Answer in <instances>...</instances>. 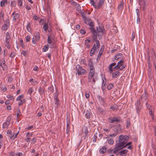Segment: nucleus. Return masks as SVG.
Here are the masks:
<instances>
[{
	"mask_svg": "<svg viewBox=\"0 0 156 156\" xmlns=\"http://www.w3.org/2000/svg\"><path fill=\"white\" fill-rule=\"evenodd\" d=\"M126 65L124 64V61L122 60L119 61L118 62L117 65L115 66L113 69L115 70H122L126 67Z\"/></svg>",
	"mask_w": 156,
	"mask_h": 156,
	"instance_id": "nucleus-1",
	"label": "nucleus"
},
{
	"mask_svg": "<svg viewBox=\"0 0 156 156\" xmlns=\"http://www.w3.org/2000/svg\"><path fill=\"white\" fill-rule=\"evenodd\" d=\"M76 70L79 75H83L87 73L86 70L82 68L79 65H77L76 67Z\"/></svg>",
	"mask_w": 156,
	"mask_h": 156,
	"instance_id": "nucleus-2",
	"label": "nucleus"
},
{
	"mask_svg": "<svg viewBox=\"0 0 156 156\" xmlns=\"http://www.w3.org/2000/svg\"><path fill=\"white\" fill-rule=\"evenodd\" d=\"M56 92L54 94V98L55 101V104L57 105L59 104V101L58 98V92L57 89L55 88Z\"/></svg>",
	"mask_w": 156,
	"mask_h": 156,
	"instance_id": "nucleus-3",
	"label": "nucleus"
},
{
	"mask_svg": "<svg viewBox=\"0 0 156 156\" xmlns=\"http://www.w3.org/2000/svg\"><path fill=\"white\" fill-rule=\"evenodd\" d=\"M89 29L90 30L91 32L93 34V39L94 41L97 40L98 34L97 33L96 30L94 28L92 27H89Z\"/></svg>",
	"mask_w": 156,
	"mask_h": 156,
	"instance_id": "nucleus-4",
	"label": "nucleus"
},
{
	"mask_svg": "<svg viewBox=\"0 0 156 156\" xmlns=\"http://www.w3.org/2000/svg\"><path fill=\"white\" fill-rule=\"evenodd\" d=\"M85 23L87 24H88L90 26V27L94 28V23L91 20V19L88 18H85L84 19Z\"/></svg>",
	"mask_w": 156,
	"mask_h": 156,
	"instance_id": "nucleus-5",
	"label": "nucleus"
},
{
	"mask_svg": "<svg viewBox=\"0 0 156 156\" xmlns=\"http://www.w3.org/2000/svg\"><path fill=\"white\" fill-rule=\"evenodd\" d=\"M136 106V110L137 113L139 114L140 109H141L142 106L140 105V101L139 100H137L135 103Z\"/></svg>",
	"mask_w": 156,
	"mask_h": 156,
	"instance_id": "nucleus-6",
	"label": "nucleus"
},
{
	"mask_svg": "<svg viewBox=\"0 0 156 156\" xmlns=\"http://www.w3.org/2000/svg\"><path fill=\"white\" fill-rule=\"evenodd\" d=\"M108 119L109 122L111 123L119 122L120 120L119 117H110L108 118Z\"/></svg>",
	"mask_w": 156,
	"mask_h": 156,
	"instance_id": "nucleus-7",
	"label": "nucleus"
},
{
	"mask_svg": "<svg viewBox=\"0 0 156 156\" xmlns=\"http://www.w3.org/2000/svg\"><path fill=\"white\" fill-rule=\"evenodd\" d=\"M97 32L98 34H104L105 33V29L103 27L99 26L96 27Z\"/></svg>",
	"mask_w": 156,
	"mask_h": 156,
	"instance_id": "nucleus-8",
	"label": "nucleus"
},
{
	"mask_svg": "<svg viewBox=\"0 0 156 156\" xmlns=\"http://www.w3.org/2000/svg\"><path fill=\"white\" fill-rule=\"evenodd\" d=\"M119 142L117 143L115 146H116V148H122L125 146V144L126 143V142L125 141H118Z\"/></svg>",
	"mask_w": 156,
	"mask_h": 156,
	"instance_id": "nucleus-9",
	"label": "nucleus"
},
{
	"mask_svg": "<svg viewBox=\"0 0 156 156\" xmlns=\"http://www.w3.org/2000/svg\"><path fill=\"white\" fill-rule=\"evenodd\" d=\"M82 133L85 134V138L87 136L88 131L87 126H83L82 129Z\"/></svg>",
	"mask_w": 156,
	"mask_h": 156,
	"instance_id": "nucleus-10",
	"label": "nucleus"
},
{
	"mask_svg": "<svg viewBox=\"0 0 156 156\" xmlns=\"http://www.w3.org/2000/svg\"><path fill=\"white\" fill-rule=\"evenodd\" d=\"M104 1V0H99L98 3V5L96 6V7H95V9H99L101 8L103 5Z\"/></svg>",
	"mask_w": 156,
	"mask_h": 156,
	"instance_id": "nucleus-11",
	"label": "nucleus"
},
{
	"mask_svg": "<svg viewBox=\"0 0 156 156\" xmlns=\"http://www.w3.org/2000/svg\"><path fill=\"white\" fill-rule=\"evenodd\" d=\"M53 36L54 34L52 33H50L48 34L47 42L49 44H51V40L52 39H53Z\"/></svg>",
	"mask_w": 156,
	"mask_h": 156,
	"instance_id": "nucleus-12",
	"label": "nucleus"
},
{
	"mask_svg": "<svg viewBox=\"0 0 156 156\" xmlns=\"http://www.w3.org/2000/svg\"><path fill=\"white\" fill-rule=\"evenodd\" d=\"M116 65V63H113L111 64H110L109 66L108 67V68L109 69V70L110 71V73H111V72H112L113 71H114V69L112 68V67L114 66H115Z\"/></svg>",
	"mask_w": 156,
	"mask_h": 156,
	"instance_id": "nucleus-13",
	"label": "nucleus"
},
{
	"mask_svg": "<svg viewBox=\"0 0 156 156\" xmlns=\"http://www.w3.org/2000/svg\"><path fill=\"white\" fill-rule=\"evenodd\" d=\"M44 88H43L41 86L39 87L38 91L40 95H42L43 94L45 93Z\"/></svg>",
	"mask_w": 156,
	"mask_h": 156,
	"instance_id": "nucleus-14",
	"label": "nucleus"
},
{
	"mask_svg": "<svg viewBox=\"0 0 156 156\" xmlns=\"http://www.w3.org/2000/svg\"><path fill=\"white\" fill-rule=\"evenodd\" d=\"M111 72L112 74V77L113 78H117L120 74L119 72V71H115L114 72Z\"/></svg>",
	"mask_w": 156,
	"mask_h": 156,
	"instance_id": "nucleus-15",
	"label": "nucleus"
},
{
	"mask_svg": "<svg viewBox=\"0 0 156 156\" xmlns=\"http://www.w3.org/2000/svg\"><path fill=\"white\" fill-rule=\"evenodd\" d=\"M123 1H122L118 7V9L119 11L122 10L123 8Z\"/></svg>",
	"mask_w": 156,
	"mask_h": 156,
	"instance_id": "nucleus-16",
	"label": "nucleus"
},
{
	"mask_svg": "<svg viewBox=\"0 0 156 156\" xmlns=\"http://www.w3.org/2000/svg\"><path fill=\"white\" fill-rule=\"evenodd\" d=\"M9 25L4 23V25L2 26L1 27L2 30V31L7 30L9 27Z\"/></svg>",
	"mask_w": 156,
	"mask_h": 156,
	"instance_id": "nucleus-17",
	"label": "nucleus"
},
{
	"mask_svg": "<svg viewBox=\"0 0 156 156\" xmlns=\"http://www.w3.org/2000/svg\"><path fill=\"white\" fill-rule=\"evenodd\" d=\"M122 54L121 53H118L115 55L114 57L115 59L117 60L119 59L122 58Z\"/></svg>",
	"mask_w": 156,
	"mask_h": 156,
	"instance_id": "nucleus-18",
	"label": "nucleus"
},
{
	"mask_svg": "<svg viewBox=\"0 0 156 156\" xmlns=\"http://www.w3.org/2000/svg\"><path fill=\"white\" fill-rule=\"evenodd\" d=\"M10 38L9 33L7 32L5 34V42H9Z\"/></svg>",
	"mask_w": 156,
	"mask_h": 156,
	"instance_id": "nucleus-19",
	"label": "nucleus"
},
{
	"mask_svg": "<svg viewBox=\"0 0 156 156\" xmlns=\"http://www.w3.org/2000/svg\"><path fill=\"white\" fill-rule=\"evenodd\" d=\"M90 112H91L90 110H87L86 111L85 115L87 119H89L90 118Z\"/></svg>",
	"mask_w": 156,
	"mask_h": 156,
	"instance_id": "nucleus-20",
	"label": "nucleus"
},
{
	"mask_svg": "<svg viewBox=\"0 0 156 156\" xmlns=\"http://www.w3.org/2000/svg\"><path fill=\"white\" fill-rule=\"evenodd\" d=\"M35 37L36 38L37 41H39L40 39V33L38 32H35Z\"/></svg>",
	"mask_w": 156,
	"mask_h": 156,
	"instance_id": "nucleus-21",
	"label": "nucleus"
},
{
	"mask_svg": "<svg viewBox=\"0 0 156 156\" xmlns=\"http://www.w3.org/2000/svg\"><path fill=\"white\" fill-rule=\"evenodd\" d=\"M97 98L101 103H103L105 102L104 99L102 98V97L100 95L97 96Z\"/></svg>",
	"mask_w": 156,
	"mask_h": 156,
	"instance_id": "nucleus-22",
	"label": "nucleus"
},
{
	"mask_svg": "<svg viewBox=\"0 0 156 156\" xmlns=\"http://www.w3.org/2000/svg\"><path fill=\"white\" fill-rule=\"evenodd\" d=\"M20 101V102L18 103L19 106L22 105L24 103H26V101L25 99L23 98Z\"/></svg>",
	"mask_w": 156,
	"mask_h": 156,
	"instance_id": "nucleus-23",
	"label": "nucleus"
},
{
	"mask_svg": "<svg viewBox=\"0 0 156 156\" xmlns=\"http://www.w3.org/2000/svg\"><path fill=\"white\" fill-rule=\"evenodd\" d=\"M114 131H116V132H117L118 133L119 131H120L121 130V127L120 125H119L117 127L114 129Z\"/></svg>",
	"mask_w": 156,
	"mask_h": 156,
	"instance_id": "nucleus-24",
	"label": "nucleus"
},
{
	"mask_svg": "<svg viewBox=\"0 0 156 156\" xmlns=\"http://www.w3.org/2000/svg\"><path fill=\"white\" fill-rule=\"evenodd\" d=\"M7 0H2L0 2V6L1 7H3L4 6L5 4H7Z\"/></svg>",
	"mask_w": 156,
	"mask_h": 156,
	"instance_id": "nucleus-25",
	"label": "nucleus"
},
{
	"mask_svg": "<svg viewBox=\"0 0 156 156\" xmlns=\"http://www.w3.org/2000/svg\"><path fill=\"white\" fill-rule=\"evenodd\" d=\"M10 124V123L6 122V121L5 122H4L3 126H2V127L3 128H5L8 127V126Z\"/></svg>",
	"mask_w": 156,
	"mask_h": 156,
	"instance_id": "nucleus-26",
	"label": "nucleus"
},
{
	"mask_svg": "<svg viewBox=\"0 0 156 156\" xmlns=\"http://www.w3.org/2000/svg\"><path fill=\"white\" fill-rule=\"evenodd\" d=\"M106 151V148L103 147L101 148L99 150L100 153L101 154H104Z\"/></svg>",
	"mask_w": 156,
	"mask_h": 156,
	"instance_id": "nucleus-27",
	"label": "nucleus"
},
{
	"mask_svg": "<svg viewBox=\"0 0 156 156\" xmlns=\"http://www.w3.org/2000/svg\"><path fill=\"white\" fill-rule=\"evenodd\" d=\"M110 108L113 110H117L118 109V106L116 105H114L110 106Z\"/></svg>",
	"mask_w": 156,
	"mask_h": 156,
	"instance_id": "nucleus-28",
	"label": "nucleus"
},
{
	"mask_svg": "<svg viewBox=\"0 0 156 156\" xmlns=\"http://www.w3.org/2000/svg\"><path fill=\"white\" fill-rule=\"evenodd\" d=\"M48 91L49 92V91H50L52 93H53L54 91V89L53 87V86L52 85H51V86L49 87L48 88Z\"/></svg>",
	"mask_w": 156,
	"mask_h": 156,
	"instance_id": "nucleus-29",
	"label": "nucleus"
},
{
	"mask_svg": "<svg viewBox=\"0 0 156 156\" xmlns=\"http://www.w3.org/2000/svg\"><path fill=\"white\" fill-rule=\"evenodd\" d=\"M123 148H116V146H115V148H114L115 150L113 151V153L114 154H115L117 153L119 151H120Z\"/></svg>",
	"mask_w": 156,
	"mask_h": 156,
	"instance_id": "nucleus-30",
	"label": "nucleus"
},
{
	"mask_svg": "<svg viewBox=\"0 0 156 156\" xmlns=\"http://www.w3.org/2000/svg\"><path fill=\"white\" fill-rule=\"evenodd\" d=\"M31 22H29L28 23V25L27 27V30L29 32H31V30L30 27V26L31 25Z\"/></svg>",
	"mask_w": 156,
	"mask_h": 156,
	"instance_id": "nucleus-31",
	"label": "nucleus"
},
{
	"mask_svg": "<svg viewBox=\"0 0 156 156\" xmlns=\"http://www.w3.org/2000/svg\"><path fill=\"white\" fill-rule=\"evenodd\" d=\"M150 53L149 52H147V63L148 64H151V62L150 60Z\"/></svg>",
	"mask_w": 156,
	"mask_h": 156,
	"instance_id": "nucleus-32",
	"label": "nucleus"
},
{
	"mask_svg": "<svg viewBox=\"0 0 156 156\" xmlns=\"http://www.w3.org/2000/svg\"><path fill=\"white\" fill-rule=\"evenodd\" d=\"M48 28V24L46 23H45L44 24L43 26V28L44 30L45 31H47Z\"/></svg>",
	"mask_w": 156,
	"mask_h": 156,
	"instance_id": "nucleus-33",
	"label": "nucleus"
},
{
	"mask_svg": "<svg viewBox=\"0 0 156 156\" xmlns=\"http://www.w3.org/2000/svg\"><path fill=\"white\" fill-rule=\"evenodd\" d=\"M103 51L101 50V48L99 51L98 55L97 58V60H98V59L99 60L100 59V58H101V57Z\"/></svg>",
	"mask_w": 156,
	"mask_h": 156,
	"instance_id": "nucleus-34",
	"label": "nucleus"
},
{
	"mask_svg": "<svg viewBox=\"0 0 156 156\" xmlns=\"http://www.w3.org/2000/svg\"><path fill=\"white\" fill-rule=\"evenodd\" d=\"M20 17V15L17 13L15 14L13 18V20L14 21H16L17 19Z\"/></svg>",
	"mask_w": 156,
	"mask_h": 156,
	"instance_id": "nucleus-35",
	"label": "nucleus"
},
{
	"mask_svg": "<svg viewBox=\"0 0 156 156\" xmlns=\"http://www.w3.org/2000/svg\"><path fill=\"white\" fill-rule=\"evenodd\" d=\"M70 2L72 3L73 5L75 6H76L77 7H78L79 5V4H78L76 2L73 1V0L72 1H70Z\"/></svg>",
	"mask_w": 156,
	"mask_h": 156,
	"instance_id": "nucleus-36",
	"label": "nucleus"
},
{
	"mask_svg": "<svg viewBox=\"0 0 156 156\" xmlns=\"http://www.w3.org/2000/svg\"><path fill=\"white\" fill-rule=\"evenodd\" d=\"M95 73V70H90L89 73V75L91 77H93Z\"/></svg>",
	"mask_w": 156,
	"mask_h": 156,
	"instance_id": "nucleus-37",
	"label": "nucleus"
},
{
	"mask_svg": "<svg viewBox=\"0 0 156 156\" xmlns=\"http://www.w3.org/2000/svg\"><path fill=\"white\" fill-rule=\"evenodd\" d=\"M24 95L23 94H21V95L19 96L16 98V100L17 101H19L23 98Z\"/></svg>",
	"mask_w": 156,
	"mask_h": 156,
	"instance_id": "nucleus-38",
	"label": "nucleus"
},
{
	"mask_svg": "<svg viewBox=\"0 0 156 156\" xmlns=\"http://www.w3.org/2000/svg\"><path fill=\"white\" fill-rule=\"evenodd\" d=\"M128 150L127 149H125L119 152L120 154L121 155L125 154L127 153Z\"/></svg>",
	"mask_w": 156,
	"mask_h": 156,
	"instance_id": "nucleus-39",
	"label": "nucleus"
},
{
	"mask_svg": "<svg viewBox=\"0 0 156 156\" xmlns=\"http://www.w3.org/2000/svg\"><path fill=\"white\" fill-rule=\"evenodd\" d=\"M151 55H152L151 57L153 58H156V55H155V52H154V49H151Z\"/></svg>",
	"mask_w": 156,
	"mask_h": 156,
	"instance_id": "nucleus-40",
	"label": "nucleus"
},
{
	"mask_svg": "<svg viewBox=\"0 0 156 156\" xmlns=\"http://www.w3.org/2000/svg\"><path fill=\"white\" fill-rule=\"evenodd\" d=\"M33 89L32 87H30L27 92V93L29 94L31 96V95L33 91Z\"/></svg>",
	"mask_w": 156,
	"mask_h": 156,
	"instance_id": "nucleus-41",
	"label": "nucleus"
},
{
	"mask_svg": "<svg viewBox=\"0 0 156 156\" xmlns=\"http://www.w3.org/2000/svg\"><path fill=\"white\" fill-rule=\"evenodd\" d=\"M114 87V85L113 83H110L107 87V89L108 90H110L112 89Z\"/></svg>",
	"mask_w": 156,
	"mask_h": 156,
	"instance_id": "nucleus-42",
	"label": "nucleus"
},
{
	"mask_svg": "<svg viewBox=\"0 0 156 156\" xmlns=\"http://www.w3.org/2000/svg\"><path fill=\"white\" fill-rule=\"evenodd\" d=\"M49 45L47 44L45 45L43 48V51L44 52H45L48 50V49Z\"/></svg>",
	"mask_w": 156,
	"mask_h": 156,
	"instance_id": "nucleus-43",
	"label": "nucleus"
},
{
	"mask_svg": "<svg viewBox=\"0 0 156 156\" xmlns=\"http://www.w3.org/2000/svg\"><path fill=\"white\" fill-rule=\"evenodd\" d=\"M66 124V133L68 134L69 133V123L67 121Z\"/></svg>",
	"mask_w": 156,
	"mask_h": 156,
	"instance_id": "nucleus-44",
	"label": "nucleus"
},
{
	"mask_svg": "<svg viewBox=\"0 0 156 156\" xmlns=\"http://www.w3.org/2000/svg\"><path fill=\"white\" fill-rule=\"evenodd\" d=\"M130 125V121L129 119H127L126 121V128H129Z\"/></svg>",
	"mask_w": 156,
	"mask_h": 156,
	"instance_id": "nucleus-45",
	"label": "nucleus"
},
{
	"mask_svg": "<svg viewBox=\"0 0 156 156\" xmlns=\"http://www.w3.org/2000/svg\"><path fill=\"white\" fill-rule=\"evenodd\" d=\"M29 82H31L32 83H34V85L37 84V81L36 80H34L33 79H30L29 80Z\"/></svg>",
	"mask_w": 156,
	"mask_h": 156,
	"instance_id": "nucleus-46",
	"label": "nucleus"
},
{
	"mask_svg": "<svg viewBox=\"0 0 156 156\" xmlns=\"http://www.w3.org/2000/svg\"><path fill=\"white\" fill-rule=\"evenodd\" d=\"M124 138V136L122 135H120L119 136L118 139L119 140L118 141H121L122 140H123V139Z\"/></svg>",
	"mask_w": 156,
	"mask_h": 156,
	"instance_id": "nucleus-47",
	"label": "nucleus"
},
{
	"mask_svg": "<svg viewBox=\"0 0 156 156\" xmlns=\"http://www.w3.org/2000/svg\"><path fill=\"white\" fill-rule=\"evenodd\" d=\"M97 133H96L94 135V137L93 138V141L94 142H95L96 141L98 137L97 136Z\"/></svg>",
	"mask_w": 156,
	"mask_h": 156,
	"instance_id": "nucleus-48",
	"label": "nucleus"
},
{
	"mask_svg": "<svg viewBox=\"0 0 156 156\" xmlns=\"http://www.w3.org/2000/svg\"><path fill=\"white\" fill-rule=\"evenodd\" d=\"M20 44L21 46V47L22 48H24V47H25V45L23 44V40L22 39H20Z\"/></svg>",
	"mask_w": 156,
	"mask_h": 156,
	"instance_id": "nucleus-49",
	"label": "nucleus"
},
{
	"mask_svg": "<svg viewBox=\"0 0 156 156\" xmlns=\"http://www.w3.org/2000/svg\"><path fill=\"white\" fill-rule=\"evenodd\" d=\"M16 3L15 1H11L10 6L14 7L16 5Z\"/></svg>",
	"mask_w": 156,
	"mask_h": 156,
	"instance_id": "nucleus-50",
	"label": "nucleus"
},
{
	"mask_svg": "<svg viewBox=\"0 0 156 156\" xmlns=\"http://www.w3.org/2000/svg\"><path fill=\"white\" fill-rule=\"evenodd\" d=\"M6 97L10 99L11 100H13L14 99L13 96H11L10 94L8 95Z\"/></svg>",
	"mask_w": 156,
	"mask_h": 156,
	"instance_id": "nucleus-51",
	"label": "nucleus"
},
{
	"mask_svg": "<svg viewBox=\"0 0 156 156\" xmlns=\"http://www.w3.org/2000/svg\"><path fill=\"white\" fill-rule=\"evenodd\" d=\"M94 0H90V3L91 4L93 5L94 7L95 8V7H96V5L95 4V3L94 2Z\"/></svg>",
	"mask_w": 156,
	"mask_h": 156,
	"instance_id": "nucleus-52",
	"label": "nucleus"
},
{
	"mask_svg": "<svg viewBox=\"0 0 156 156\" xmlns=\"http://www.w3.org/2000/svg\"><path fill=\"white\" fill-rule=\"evenodd\" d=\"M108 142L109 144L112 145L114 144V141L112 139H110L108 140Z\"/></svg>",
	"mask_w": 156,
	"mask_h": 156,
	"instance_id": "nucleus-53",
	"label": "nucleus"
},
{
	"mask_svg": "<svg viewBox=\"0 0 156 156\" xmlns=\"http://www.w3.org/2000/svg\"><path fill=\"white\" fill-rule=\"evenodd\" d=\"M93 62H92L91 59H90L88 61V65L89 66H93Z\"/></svg>",
	"mask_w": 156,
	"mask_h": 156,
	"instance_id": "nucleus-54",
	"label": "nucleus"
},
{
	"mask_svg": "<svg viewBox=\"0 0 156 156\" xmlns=\"http://www.w3.org/2000/svg\"><path fill=\"white\" fill-rule=\"evenodd\" d=\"M12 119V117L11 116H9L7 117L6 122L10 123V121Z\"/></svg>",
	"mask_w": 156,
	"mask_h": 156,
	"instance_id": "nucleus-55",
	"label": "nucleus"
},
{
	"mask_svg": "<svg viewBox=\"0 0 156 156\" xmlns=\"http://www.w3.org/2000/svg\"><path fill=\"white\" fill-rule=\"evenodd\" d=\"M30 39L31 38L30 36L29 35H27L26 38V41L27 42H29L30 41Z\"/></svg>",
	"mask_w": 156,
	"mask_h": 156,
	"instance_id": "nucleus-56",
	"label": "nucleus"
},
{
	"mask_svg": "<svg viewBox=\"0 0 156 156\" xmlns=\"http://www.w3.org/2000/svg\"><path fill=\"white\" fill-rule=\"evenodd\" d=\"M37 41V39L35 37H33L32 39V43L33 44H35L36 43V41Z\"/></svg>",
	"mask_w": 156,
	"mask_h": 156,
	"instance_id": "nucleus-57",
	"label": "nucleus"
},
{
	"mask_svg": "<svg viewBox=\"0 0 156 156\" xmlns=\"http://www.w3.org/2000/svg\"><path fill=\"white\" fill-rule=\"evenodd\" d=\"M95 51L93 50H91L90 51V56H92L95 53Z\"/></svg>",
	"mask_w": 156,
	"mask_h": 156,
	"instance_id": "nucleus-58",
	"label": "nucleus"
},
{
	"mask_svg": "<svg viewBox=\"0 0 156 156\" xmlns=\"http://www.w3.org/2000/svg\"><path fill=\"white\" fill-rule=\"evenodd\" d=\"M4 12L2 10L0 12V17L4 18Z\"/></svg>",
	"mask_w": 156,
	"mask_h": 156,
	"instance_id": "nucleus-59",
	"label": "nucleus"
},
{
	"mask_svg": "<svg viewBox=\"0 0 156 156\" xmlns=\"http://www.w3.org/2000/svg\"><path fill=\"white\" fill-rule=\"evenodd\" d=\"M4 23H5L6 24L9 25V26L10 25V21L9 20L8 18L7 20H5V21L4 22Z\"/></svg>",
	"mask_w": 156,
	"mask_h": 156,
	"instance_id": "nucleus-60",
	"label": "nucleus"
},
{
	"mask_svg": "<svg viewBox=\"0 0 156 156\" xmlns=\"http://www.w3.org/2000/svg\"><path fill=\"white\" fill-rule=\"evenodd\" d=\"M135 33L134 32H133L132 33V37L131 38V40L132 41H133L135 38Z\"/></svg>",
	"mask_w": 156,
	"mask_h": 156,
	"instance_id": "nucleus-61",
	"label": "nucleus"
},
{
	"mask_svg": "<svg viewBox=\"0 0 156 156\" xmlns=\"http://www.w3.org/2000/svg\"><path fill=\"white\" fill-rule=\"evenodd\" d=\"M118 133L117 132H116L114 133H112L109 136L111 137H113L116 136L118 134Z\"/></svg>",
	"mask_w": 156,
	"mask_h": 156,
	"instance_id": "nucleus-62",
	"label": "nucleus"
},
{
	"mask_svg": "<svg viewBox=\"0 0 156 156\" xmlns=\"http://www.w3.org/2000/svg\"><path fill=\"white\" fill-rule=\"evenodd\" d=\"M27 52L25 50H23L21 52V54L25 56H26L27 54Z\"/></svg>",
	"mask_w": 156,
	"mask_h": 156,
	"instance_id": "nucleus-63",
	"label": "nucleus"
},
{
	"mask_svg": "<svg viewBox=\"0 0 156 156\" xmlns=\"http://www.w3.org/2000/svg\"><path fill=\"white\" fill-rule=\"evenodd\" d=\"M15 155V153L13 151H11L9 152V156H14Z\"/></svg>",
	"mask_w": 156,
	"mask_h": 156,
	"instance_id": "nucleus-64",
	"label": "nucleus"
}]
</instances>
